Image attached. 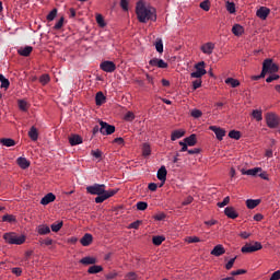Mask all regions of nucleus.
<instances>
[{
  "label": "nucleus",
  "instance_id": "nucleus-4",
  "mask_svg": "<svg viewBox=\"0 0 280 280\" xmlns=\"http://www.w3.org/2000/svg\"><path fill=\"white\" fill-rule=\"evenodd\" d=\"M86 194H90L91 196H104V190L106 189V185L104 184H94L91 186H88L86 188Z\"/></svg>",
  "mask_w": 280,
  "mask_h": 280
},
{
  "label": "nucleus",
  "instance_id": "nucleus-39",
  "mask_svg": "<svg viewBox=\"0 0 280 280\" xmlns=\"http://www.w3.org/2000/svg\"><path fill=\"white\" fill-rule=\"evenodd\" d=\"M152 242H153L154 246H161L163 244V242H165V237L164 236H153Z\"/></svg>",
  "mask_w": 280,
  "mask_h": 280
},
{
  "label": "nucleus",
  "instance_id": "nucleus-44",
  "mask_svg": "<svg viewBox=\"0 0 280 280\" xmlns=\"http://www.w3.org/2000/svg\"><path fill=\"white\" fill-rule=\"evenodd\" d=\"M18 106L20 108V110H23V113H26L28 106L27 103L23 100L18 101Z\"/></svg>",
  "mask_w": 280,
  "mask_h": 280
},
{
  "label": "nucleus",
  "instance_id": "nucleus-54",
  "mask_svg": "<svg viewBox=\"0 0 280 280\" xmlns=\"http://www.w3.org/2000/svg\"><path fill=\"white\" fill-rule=\"evenodd\" d=\"M235 259H237V257L231 258L228 264L225 265V269L226 270H231V268H233V266L235 265Z\"/></svg>",
  "mask_w": 280,
  "mask_h": 280
},
{
  "label": "nucleus",
  "instance_id": "nucleus-18",
  "mask_svg": "<svg viewBox=\"0 0 280 280\" xmlns=\"http://www.w3.org/2000/svg\"><path fill=\"white\" fill-rule=\"evenodd\" d=\"M80 264H82L83 266H94V264H97V258L86 256L80 260Z\"/></svg>",
  "mask_w": 280,
  "mask_h": 280
},
{
  "label": "nucleus",
  "instance_id": "nucleus-47",
  "mask_svg": "<svg viewBox=\"0 0 280 280\" xmlns=\"http://www.w3.org/2000/svg\"><path fill=\"white\" fill-rule=\"evenodd\" d=\"M137 209L138 211H145V209H148V202L145 201L137 202Z\"/></svg>",
  "mask_w": 280,
  "mask_h": 280
},
{
  "label": "nucleus",
  "instance_id": "nucleus-63",
  "mask_svg": "<svg viewBox=\"0 0 280 280\" xmlns=\"http://www.w3.org/2000/svg\"><path fill=\"white\" fill-rule=\"evenodd\" d=\"M279 279H280V270H277L271 275L270 280H279Z\"/></svg>",
  "mask_w": 280,
  "mask_h": 280
},
{
  "label": "nucleus",
  "instance_id": "nucleus-42",
  "mask_svg": "<svg viewBox=\"0 0 280 280\" xmlns=\"http://www.w3.org/2000/svg\"><path fill=\"white\" fill-rule=\"evenodd\" d=\"M155 49L159 54H163V39H161V38L156 39Z\"/></svg>",
  "mask_w": 280,
  "mask_h": 280
},
{
  "label": "nucleus",
  "instance_id": "nucleus-59",
  "mask_svg": "<svg viewBox=\"0 0 280 280\" xmlns=\"http://www.w3.org/2000/svg\"><path fill=\"white\" fill-rule=\"evenodd\" d=\"M231 275H232V277H237L240 275H246V270L245 269H238L236 271H232Z\"/></svg>",
  "mask_w": 280,
  "mask_h": 280
},
{
  "label": "nucleus",
  "instance_id": "nucleus-36",
  "mask_svg": "<svg viewBox=\"0 0 280 280\" xmlns=\"http://www.w3.org/2000/svg\"><path fill=\"white\" fill-rule=\"evenodd\" d=\"M259 172H261V167H254L246 171V176H258Z\"/></svg>",
  "mask_w": 280,
  "mask_h": 280
},
{
  "label": "nucleus",
  "instance_id": "nucleus-57",
  "mask_svg": "<svg viewBox=\"0 0 280 280\" xmlns=\"http://www.w3.org/2000/svg\"><path fill=\"white\" fill-rule=\"evenodd\" d=\"M91 155L94 156V159H102V151L100 150H92Z\"/></svg>",
  "mask_w": 280,
  "mask_h": 280
},
{
  "label": "nucleus",
  "instance_id": "nucleus-17",
  "mask_svg": "<svg viewBox=\"0 0 280 280\" xmlns=\"http://www.w3.org/2000/svg\"><path fill=\"white\" fill-rule=\"evenodd\" d=\"M54 200H56V195H54L52 192H48L42 198L40 205L47 206L50 202H54Z\"/></svg>",
  "mask_w": 280,
  "mask_h": 280
},
{
  "label": "nucleus",
  "instance_id": "nucleus-46",
  "mask_svg": "<svg viewBox=\"0 0 280 280\" xmlns=\"http://www.w3.org/2000/svg\"><path fill=\"white\" fill-rule=\"evenodd\" d=\"M226 10L230 14H235V3L226 2Z\"/></svg>",
  "mask_w": 280,
  "mask_h": 280
},
{
  "label": "nucleus",
  "instance_id": "nucleus-26",
  "mask_svg": "<svg viewBox=\"0 0 280 280\" xmlns=\"http://www.w3.org/2000/svg\"><path fill=\"white\" fill-rule=\"evenodd\" d=\"M0 143L1 145H5V148H12L16 145V142L12 138H1Z\"/></svg>",
  "mask_w": 280,
  "mask_h": 280
},
{
  "label": "nucleus",
  "instance_id": "nucleus-58",
  "mask_svg": "<svg viewBox=\"0 0 280 280\" xmlns=\"http://www.w3.org/2000/svg\"><path fill=\"white\" fill-rule=\"evenodd\" d=\"M279 74H271L266 79V82L270 83V82H275V80H279Z\"/></svg>",
  "mask_w": 280,
  "mask_h": 280
},
{
  "label": "nucleus",
  "instance_id": "nucleus-41",
  "mask_svg": "<svg viewBox=\"0 0 280 280\" xmlns=\"http://www.w3.org/2000/svg\"><path fill=\"white\" fill-rule=\"evenodd\" d=\"M2 222H9L10 224H12V222H16V217L12 214H4L2 217Z\"/></svg>",
  "mask_w": 280,
  "mask_h": 280
},
{
  "label": "nucleus",
  "instance_id": "nucleus-49",
  "mask_svg": "<svg viewBox=\"0 0 280 280\" xmlns=\"http://www.w3.org/2000/svg\"><path fill=\"white\" fill-rule=\"evenodd\" d=\"M186 242L188 244H196V243L201 242V241H200V237H198V236H188L186 238Z\"/></svg>",
  "mask_w": 280,
  "mask_h": 280
},
{
  "label": "nucleus",
  "instance_id": "nucleus-10",
  "mask_svg": "<svg viewBox=\"0 0 280 280\" xmlns=\"http://www.w3.org/2000/svg\"><path fill=\"white\" fill-rule=\"evenodd\" d=\"M100 67L102 71H105V73H113L117 69V66L113 61H103Z\"/></svg>",
  "mask_w": 280,
  "mask_h": 280
},
{
  "label": "nucleus",
  "instance_id": "nucleus-25",
  "mask_svg": "<svg viewBox=\"0 0 280 280\" xmlns=\"http://www.w3.org/2000/svg\"><path fill=\"white\" fill-rule=\"evenodd\" d=\"M98 272H104V267L101 265H94L88 269L89 275H98Z\"/></svg>",
  "mask_w": 280,
  "mask_h": 280
},
{
  "label": "nucleus",
  "instance_id": "nucleus-35",
  "mask_svg": "<svg viewBox=\"0 0 280 280\" xmlns=\"http://www.w3.org/2000/svg\"><path fill=\"white\" fill-rule=\"evenodd\" d=\"M229 137L230 139H235L236 141H240V139H242V133L237 130H231L229 132Z\"/></svg>",
  "mask_w": 280,
  "mask_h": 280
},
{
  "label": "nucleus",
  "instance_id": "nucleus-32",
  "mask_svg": "<svg viewBox=\"0 0 280 280\" xmlns=\"http://www.w3.org/2000/svg\"><path fill=\"white\" fill-rule=\"evenodd\" d=\"M185 137V131L183 130H175L172 132L171 139L172 141H176L177 139H180Z\"/></svg>",
  "mask_w": 280,
  "mask_h": 280
},
{
  "label": "nucleus",
  "instance_id": "nucleus-55",
  "mask_svg": "<svg viewBox=\"0 0 280 280\" xmlns=\"http://www.w3.org/2000/svg\"><path fill=\"white\" fill-rule=\"evenodd\" d=\"M126 279L128 280H137L138 279V276L135 271H130L126 275Z\"/></svg>",
  "mask_w": 280,
  "mask_h": 280
},
{
  "label": "nucleus",
  "instance_id": "nucleus-51",
  "mask_svg": "<svg viewBox=\"0 0 280 280\" xmlns=\"http://www.w3.org/2000/svg\"><path fill=\"white\" fill-rule=\"evenodd\" d=\"M191 117H195V119H198V118L202 117V112L200 109H192Z\"/></svg>",
  "mask_w": 280,
  "mask_h": 280
},
{
  "label": "nucleus",
  "instance_id": "nucleus-12",
  "mask_svg": "<svg viewBox=\"0 0 280 280\" xmlns=\"http://www.w3.org/2000/svg\"><path fill=\"white\" fill-rule=\"evenodd\" d=\"M149 65H151V67H159V69H167V62H165V60L159 59V58L151 59L149 61Z\"/></svg>",
  "mask_w": 280,
  "mask_h": 280
},
{
  "label": "nucleus",
  "instance_id": "nucleus-62",
  "mask_svg": "<svg viewBox=\"0 0 280 280\" xmlns=\"http://www.w3.org/2000/svg\"><path fill=\"white\" fill-rule=\"evenodd\" d=\"M125 119H126V121H132V119H135V114L132 112H128L125 115Z\"/></svg>",
  "mask_w": 280,
  "mask_h": 280
},
{
  "label": "nucleus",
  "instance_id": "nucleus-34",
  "mask_svg": "<svg viewBox=\"0 0 280 280\" xmlns=\"http://www.w3.org/2000/svg\"><path fill=\"white\" fill-rule=\"evenodd\" d=\"M225 84H230L232 89H237V86H240V80L234 78H228L225 79Z\"/></svg>",
  "mask_w": 280,
  "mask_h": 280
},
{
  "label": "nucleus",
  "instance_id": "nucleus-5",
  "mask_svg": "<svg viewBox=\"0 0 280 280\" xmlns=\"http://www.w3.org/2000/svg\"><path fill=\"white\" fill-rule=\"evenodd\" d=\"M261 248H264V246L259 242H254V244L253 243H246L242 247L241 252L242 253H257V250H261Z\"/></svg>",
  "mask_w": 280,
  "mask_h": 280
},
{
  "label": "nucleus",
  "instance_id": "nucleus-37",
  "mask_svg": "<svg viewBox=\"0 0 280 280\" xmlns=\"http://www.w3.org/2000/svg\"><path fill=\"white\" fill-rule=\"evenodd\" d=\"M252 117H254V119H256V121H261V119H264L261 110H259V109H254L252 112Z\"/></svg>",
  "mask_w": 280,
  "mask_h": 280
},
{
  "label": "nucleus",
  "instance_id": "nucleus-27",
  "mask_svg": "<svg viewBox=\"0 0 280 280\" xmlns=\"http://www.w3.org/2000/svg\"><path fill=\"white\" fill-rule=\"evenodd\" d=\"M69 143L70 145H80V143H82V137H80L79 135H72L69 138Z\"/></svg>",
  "mask_w": 280,
  "mask_h": 280
},
{
  "label": "nucleus",
  "instance_id": "nucleus-30",
  "mask_svg": "<svg viewBox=\"0 0 280 280\" xmlns=\"http://www.w3.org/2000/svg\"><path fill=\"white\" fill-rule=\"evenodd\" d=\"M37 233L39 235H49V233H51V229H49L48 225H39L37 228Z\"/></svg>",
  "mask_w": 280,
  "mask_h": 280
},
{
  "label": "nucleus",
  "instance_id": "nucleus-20",
  "mask_svg": "<svg viewBox=\"0 0 280 280\" xmlns=\"http://www.w3.org/2000/svg\"><path fill=\"white\" fill-rule=\"evenodd\" d=\"M16 163H18L19 167H21V170H27V167H30V165H31L30 160H27L23 156L18 158Z\"/></svg>",
  "mask_w": 280,
  "mask_h": 280
},
{
  "label": "nucleus",
  "instance_id": "nucleus-9",
  "mask_svg": "<svg viewBox=\"0 0 280 280\" xmlns=\"http://www.w3.org/2000/svg\"><path fill=\"white\" fill-rule=\"evenodd\" d=\"M100 132L101 135H113V132H115V126L109 125L108 122L105 121H100Z\"/></svg>",
  "mask_w": 280,
  "mask_h": 280
},
{
  "label": "nucleus",
  "instance_id": "nucleus-22",
  "mask_svg": "<svg viewBox=\"0 0 280 280\" xmlns=\"http://www.w3.org/2000/svg\"><path fill=\"white\" fill-rule=\"evenodd\" d=\"M32 51H34V48L32 46H25V47H21L20 49H18V54L20 56H24L25 58H27V56H30V54H32Z\"/></svg>",
  "mask_w": 280,
  "mask_h": 280
},
{
  "label": "nucleus",
  "instance_id": "nucleus-2",
  "mask_svg": "<svg viewBox=\"0 0 280 280\" xmlns=\"http://www.w3.org/2000/svg\"><path fill=\"white\" fill-rule=\"evenodd\" d=\"M3 240L7 244H15L16 246H21V244H25V236L18 235L14 232L4 233Z\"/></svg>",
  "mask_w": 280,
  "mask_h": 280
},
{
  "label": "nucleus",
  "instance_id": "nucleus-31",
  "mask_svg": "<svg viewBox=\"0 0 280 280\" xmlns=\"http://www.w3.org/2000/svg\"><path fill=\"white\" fill-rule=\"evenodd\" d=\"M28 137L33 141H38V129H36V127H34V126L31 127V129L28 131Z\"/></svg>",
  "mask_w": 280,
  "mask_h": 280
},
{
  "label": "nucleus",
  "instance_id": "nucleus-23",
  "mask_svg": "<svg viewBox=\"0 0 280 280\" xmlns=\"http://www.w3.org/2000/svg\"><path fill=\"white\" fill-rule=\"evenodd\" d=\"M95 104L96 106H102V104H106V96L103 92H97L95 95Z\"/></svg>",
  "mask_w": 280,
  "mask_h": 280
},
{
  "label": "nucleus",
  "instance_id": "nucleus-7",
  "mask_svg": "<svg viewBox=\"0 0 280 280\" xmlns=\"http://www.w3.org/2000/svg\"><path fill=\"white\" fill-rule=\"evenodd\" d=\"M196 71L190 73V78H201L207 75V70L205 69V61H200L195 66Z\"/></svg>",
  "mask_w": 280,
  "mask_h": 280
},
{
  "label": "nucleus",
  "instance_id": "nucleus-45",
  "mask_svg": "<svg viewBox=\"0 0 280 280\" xmlns=\"http://www.w3.org/2000/svg\"><path fill=\"white\" fill-rule=\"evenodd\" d=\"M96 23L100 27H106V22L104 21V16L102 14L96 15Z\"/></svg>",
  "mask_w": 280,
  "mask_h": 280
},
{
  "label": "nucleus",
  "instance_id": "nucleus-60",
  "mask_svg": "<svg viewBox=\"0 0 280 280\" xmlns=\"http://www.w3.org/2000/svg\"><path fill=\"white\" fill-rule=\"evenodd\" d=\"M120 8H121L125 12H128V0H120Z\"/></svg>",
  "mask_w": 280,
  "mask_h": 280
},
{
  "label": "nucleus",
  "instance_id": "nucleus-14",
  "mask_svg": "<svg viewBox=\"0 0 280 280\" xmlns=\"http://www.w3.org/2000/svg\"><path fill=\"white\" fill-rule=\"evenodd\" d=\"M214 49H215V44L211 42H208L201 46L202 54H206L207 56H211Z\"/></svg>",
  "mask_w": 280,
  "mask_h": 280
},
{
  "label": "nucleus",
  "instance_id": "nucleus-33",
  "mask_svg": "<svg viewBox=\"0 0 280 280\" xmlns=\"http://www.w3.org/2000/svg\"><path fill=\"white\" fill-rule=\"evenodd\" d=\"M152 154V149L150 148L149 143H143L142 144V156L148 158Z\"/></svg>",
  "mask_w": 280,
  "mask_h": 280
},
{
  "label": "nucleus",
  "instance_id": "nucleus-21",
  "mask_svg": "<svg viewBox=\"0 0 280 280\" xmlns=\"http://www.w3.org/2000/svg\"><path fill=\"white\" fill-rule=\"evenodd\" d=\"M226 250L224 249V246L222 245H217L214 248L211 250V255L214 257H221V255H224Z\"/></svg>",
  "mask_w": 280,
  "mask_h": 280
},
{
  "label": "nucleus",
  "instance_id": "nucleus-24",
  "mask_svg": "<svg viewBox=\"0 0 280 280\" xmlns=\"http://www.w3.org/2000/svg\"><path fill=\"white\" fill-rule=\"evenodd\" d=\"M259 205H261V199H247L246 200L247 209H255L256 207H259Z\"/></svg>",
  "mask_w": 280,
  "mask_h": 280
},
{
  "label": "nucleus",
  "instance_id": "nucleus-28",
  "mask_svg": "<svg viewBox=\"0 0 280 280\" xmlns=\"http://www.w3.org/2000/svg\"><path fill=\"white\" fill-rule=\"evenodd\" d=\"M184 143H186V145H189L190 148L196 145V143H198V141L196 140V135L192 133L189 137L185 138Z\"/></svg>",
  "mask_w": 280,
  "mask_h": 280
},
{
  "label": "nucleus",
  "instance_id": "nucleus-8",
  "mask_svg": "<svg viewBox=\"0 0 280 280\" xmlns=\"http://www.w3.org/2000/svg\"><path fill=\"white\" fill-rule=\"evenodd\" d=\"M266 124L268 128H277L279 126V116L269 113L266 115Z\"/></svg>",
  "mask_w": 280,
  "mask_h": 280
},
{
  "label": "nucleus",
  "instance_id": "nucleus-16",
  "mask_svg": "<svg viewBox=\"0 0 280 280\" xmlns=\"http://www.w3.org/2000/svg\"><path fill=\"white\" fill-rule=\"evenodd\" d=\"M224 213L228 218H230L231 220H235V218H238L240 214L235 211V208L233 207H226L224 209Z\"/></svg>",
  "mask_w": 280,
  "mask_h": 280
},
{
  "label": "nucleus",
  "instance_id": "nucleus-29",
  "mask_svg": "<svg viewBox=\"0 0 280 280\" xmlns=\"http://www.w3.org/2000/svg\"><path fill=\"white\" fill-rule=\"evenodd\" d=\"M232 34H234V36H242V34H244V26L235 24L232 27Z\"/></svg>",
  "mask_w": 280,
  "mask_h": 280
},
{
  "label": "nucleus",
  "instance_id": "nucleus-11",
  "mask_svg": "<svg viewBox=\"0 0 280 280\" xmlns=\"http://www.w3.org/2000/svg\"><path fill=\"white\" fill-rule=\"evenodd\" d=\"M209 130L214 132V135L219 141H222L224 139V137H226V130H224L223 128H220L218 126H210Z\"/></svg>",
  "mask_w": 280,
  "mask_h": 280
},
{
  "label": "nucleus",
  "instance_id": "nucleus-1",
  "mask_svg": "<svg viewBox=\"0 0 280 280\" xmlns=\"http://www.w3.org/2000/svg\"><path fill=\"white\" fill-rule=\"evenodd\" d=\"M136 14L139 23H148V21H156V9L153 7H145L143 1L137 2Z\"/></svg>",
  "mask_w": 280,
  "mask_h": 280
},
{
  "label": "nucleus",
  "instance_id": "nucleus-6",
  "mask_svg": "<svg viewBox=\"0 0 280 280\" xmlns=\"http://www.w3.org/2000/svg\"><path fill=\"white\" fill-rule=\"evenodd\" d=\"M117 191H119V189L106 190V188H105L103 196L95 198L96 205H102V202H104L105 200H108V198H113V196H115V194H117Z\"/></svg>",
  "mask_w": 280,
  "mask_h": 280
},
{
  "label": "nucleus",
  "instance_id": "nucleus-13",
  "mask_svg": "<svg viewBox=\"0 0 280 280\" xmlns=\"http://www.w3.org/2000/svg\"><path fill=\"white\" fill-rule=\"evenodd\" d=\"M269 14L270 9H268L267 7H260L256 12V16H258V19H261V21H266Z\"/></svg>",
  "mask_w": 280,
  "mask_h": 280
},
{
  "label": "nucleus",
  "instance_id": "nucleus-53",
  "mask_svg": "<svg viewBox=\"0 0 280 280\" xmlns=\"http://www.w3.org/2000/svg\"><path fill=\"white\" fill-rule=\"evenodd\" d=\"M62 25H65V18H61L54 26V30H62Z\"/></svg>",
  "mask_w": 280,
  "mask_h": 280
},
{
  "label": "nucleus",
  "instance_id": "nucleus-50",
  "mask_svg": "<svg viewBox=\"0 0 280 280\" xmlns=\"http://www.w3.org/2000/svg\"><path fill=\"white\" fill-rule=\"evenodd\" d=\"M0 82H1V85H0L1 89H5V90L10 89V80H8L7 78H4Z\"/></svg>",
  "mask_w": 280,
  "mask_h": 280
},
{
  "label": "nucleus",
  "instance_id": "nucleus-52",
  "mask_svg": "<svg viewBox=\"0 0 280 280\" xmlns=\"http://www.w3.org/2000/svg\"><path fill=\"white\" fill-rule=\"evenodd\" d=\"M229 202H231V198L230 197H225L223 199V201L218 202V207H220V209H222L223 207H226V205H229Z\"/></svg>",
  "mask_w": 280,
  "mask_h": 280
},
{
  "label": "nucleus",
  "instance_id": "nucleus-64",
  "mask_svg": "<svg viewBox=\"0 0 280 280\" xmlns=\"http://www.w3.org/2000/svg\"><path fill=\"white\" fill-rule=\"evenodd\" d=\"M158 188H159V185H156L155 183H150L148 186V189L150 191H156Z\"/></svg>",
  "mask_w": 280,
  "mask_h": 280
},
{
  "label": "nucleus",
  "instance_id": "nucleus-61",
  "mask_svg": "<svg viewBox=\"0 0 280 280\" xmlns=\"http://www.w3.org/2000/svg\"><path fill=\"white\" fill-rule=\"evenodd\" d=\"M141 222L142 221L137 220V221L130 223L129 229H139V226H141Z\"/></svg>",
  "mask_w": 280,
  "mask_h": 280
},
{
  "label": "nucleus",
  "instance_id": "nucleus-15",
  "mask_svg": "<svg viewBox=\"0 0 280 280\" xmlns=\"http://www.w3.org/2000/svg\"><path fill=\"white\" fill-rule=\"evenodd\" d=\"M80 244L83 246H91L93 244V234L85 233L80 240Z\"/></svg>",
  "mask_w": 280,
  "mask_h": 280
},
{
  "label": "nucleus",
  "instance_id": "nucleus-48",
  "mask_svg": "<svg viewBox=\"0 0 280 280\" xmlns=\"http://www.w3.org/2000/svg\"><path fill=\"white\" fill-rule=\"evenodd\" d=\"M58 14V10L57 9H52L48 15H47V21H54V19H56V15Z\"/></svg>",
  "mask_w": 280,
  "mask_h": 280
},
{
  "label": "nucleus",
  "instance_id": "nucleus-40",
  "mask_svg": "<svg viewBox=\"0 0 280 280\" xmlns=\"http://www.w3.org/2000/svg\"><path fill=\"white\" fill-rule=\"evenodd\" d=\"M50 81H51V78H49V74H42L39 77V82L40 84H43V86H45L46 84H49Z\"/></svg>",
  "mask_w": 280,
  "mask_h": 280
},
{
  "label": "nucleus",
  "instance_id": "nucleus-3",
  "mask_svg": "<svg viewBox=\"0 0 280 280\" xmlns=\"http://www.w3.org/2000/svg\"><path fill=\"white\" fill-rule=\"evenodd\" d=\"M279 66L272 62V59H265L262 62L261 78H266V73H277Z\"/></svg>",
  "mask_w": 280,
  "mask_h": 280
},
{
  "label": "nucleus",
  "instance_id": "nucleus-43",
  "mask_svg": "<svg viewBox=\"0 0 280 280\" xmlns=\"http://www.w3.org/2000/svg\"><path fill=\"white\" fill-rule=\"evenodd\" d=\"M62 221H60L59 223H52L50 225L51 232L52 233H58V231H60V229H62Z\"/></svg>",
  "mask_w": 280,
  "mask_h": 280
},
{
  "label": "nucleus",
  "instance_id": "nucleus-19",
  "mask_svg": "<svg viewBox=\"0 0 280 280\" xmlns=\"http://www.w3.org/2000/svg\"><path fill=\"white\" fill-rule=\"evenodd\" d=\"M158 179L162 183H165L167 180V168L165 166H161L158 171Z\"/></svg>",
  "mask_w": 280,
  "mask_h": 280
},
{
  "label": "nucleus",
  "instance_id": "nucleus-38",
  "mask_svg": "<svg viewBox=\"0 0 280 280\" xmlns=\"http://www.w3.org/2000/svg\"><path fill=\"white\" fill-rule=\"evenodd\" d=\"M199 8H201V10H205V12H209V10H211V2L209 0H205L200 2Z\"/></svg>",
  "mask_w": 280,
  "mask_h": 280
},
{
  "label": "nucleus",
  "instance_id": "nucleus-56",
  "mask_svg": "<svg viewBox=\"0 0 280 280\" xmlns=\"http://www.w3.org/2000/svg\"><path fill=\"white\" fill-rule=\"evenodd\" d=\"M200 86H202V80H195L194 82H192V89H194V91H196L197 89H200Z\"/></svg>",
  "mask_w": 280,
  "mask_h": 280
}]
</instances>
